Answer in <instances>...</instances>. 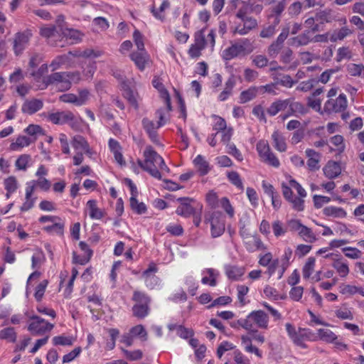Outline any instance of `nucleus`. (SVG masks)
Wrapping results in <instances>:
<instances>
[{
	"label": "nucleus",
	"instance_id": "obj_1",
	"mask_svg": "<svg viewBox=\"0 0 364 364\" xmlns=\"http://www.w3.org/2000/svg\"><path fill=\"white\" fill-rule=\"evenodd\" d=\"M144 160L138 159V165L145 171L148 172L151 176L157 178H161V174L158 169V164L162 158L151 146H146L144 151Z\"/></svg>",
	"mask_w": 364,
	"mask_h": 364
},
{
	"label": "nucleus",
	"instance_id": "obj_2",
	"mask_svg": "<svg viewBox=\"0 0 364 364\" xmlns=\"http://www.w3.org/2000/svg\"><path fill=\"white\" fill-rule=\"evenodd\" d=\"M75 74L70 72L54 73L44 77L43 83L45 87L50 85H54L60 92H64L71 87L72 80H74Z\"/></svg>",
	"mask_w": 364,
	"mask_h": 364
},
{
	"label": "nucleus",
	"instance_id": "obj_3",
	"mask_svg": "<svg viewBox=\"0 0 364 364\" xmlns=\"http://www.w3.org/2000/svg\"><path fill=\"white\" fill-rule=\"evenodd\" d=\"M239 326L247 331H252L254 325L260 328H267L269 317L262 310L252 311L246 318L237 320Z\"/></svg>",
	"mask_w": 364,
	"mask_h": 364
},
{
	"label": "nucleus",
	"instance_id": "obj_4",
	"mask_svg": "<svg viewBox=\"0 0 364 364\" xmlns=\"http://www.w3.org/2000/svg\"><path fill=\"white\" fill-rule=\"evenodd\" d=\"M132 299L136 302L132 308L134 316L140 318L146 316L149 311L150 299L144 293L135 291Z\"/></svg>",
	"mask_w": 364,
	"mask_h": 364
},
{
	"label": "nucleus",
	"instance_id": "obj_5",
	"mask_svg": "<svg viewBox=\"0 0 364 364\" xmlns=\"http://www.w3.org/2000/svg\"><path fill=\"white\" fill-rule=\"evenodd\" d=\"M252 51V48L250 40L244 39L242 43H235L225 48L223 51L222 56L225 60H230L240 55H245L246 53H249Z\"/></svg>",
	"mask_w": 364,
	"mask_h": 364
},
{
	"label": "nucleus",
	"instance_id": "obj_6",
	"mask_svg": "<svg viewBox=\"0 0 364 364\" xmlns=\"http://www.w3.org/2000/svg\"><path fill=\"white\" fill-rule=\"evenodd\" d=\"M205 220L210 223L213 237H218L223 234L225 225L223 215L220 211H213L205 215Z\"/></svg>",
	"mask_w": 364,
	"mask_h": 364
},
{
	"label": "nucleus",
	"instance_id": "obj_7",
	"mask_svg": "<svg viewBox=\"0 0 364 364\" xmlns=\"http://www.w3.org/2000/svg\"><path fill=\"white\" fill-rule=\"evenodd\" d=\"M205 28L195 33L194 43H193L188 53L192 58H198L201 55V51L207 46V41H205Z\"/></svg>",
	"mask_w": 364,
	"mask_h": 364
},
{
	"label": "nucleus",
	"instance_id": "obj_8",
	"mask_svg": "<svg viewBox=\"0 0 364 364\" xmlns=\"http://www.w3.org/2000/svg\"><path fill=\"white\" fill-rule=\"evenodd\" d=\"M257 150L262 161L274 167L279 166V161L274 154L271 151L267 141H259L257 144Z\"/></svg>",
	"mask_w": 364,
	"mask_h": 364
},
{
	"label": "nucleus",
	"instance_id": "obj_9",
	"mask_svg": "<svg viewBox=\"0 0 364 364\" xmlns=\"http://www.w3.org/2000/svg\"><path fill=\"white\" fill-rule=\"evenodd\" d=\"M32 33L29 30L18 32L14 35L13 41V50L16 55L22 53L29 43Z\"/></svg>",
	"mask_w": 364,
	"mask_h": 364
},
{
	"label": "nucleus",
	"instance_id": "obj_10",
	"mask_svg": "<svg viewBox=\"0 0 364 364\" xmlns=\"http://www.w3.org/2000/svg\"><path fill=\"white\" fill-rule=\"evenodd\" d=\"M31 319L33 321L29 324L28 329L34 336L43 335L46 332L50 331L53 328V324L46 322L38 316H33Z\"/></svg>",
	"mask_w": 364,
	"mask_h": 364
},
{
	"label": "nucleus",
	"instance_id": "obj_11",
	"mask_svg": "<svg viewBox=\"0 0 364 364\" xmlns=\"http://www.w3.org/2000/svg\"><path fill=\"white\" fill-rule=\"evenodd\" d=\"M290 26L285 25L282 27V32L276 39L268 47L267 53L272 58H275L281 51L284 41L287 38L289 34Z\"/></svg>",
	"mask_w": 364,
	"mask_h": 364
},
{
	"label": "nucleus",
	"instance_id": "obj_12",
	"mask_svg": "<svg viewBox=\"0 0 364 364\" xmlns=\"http://www.w3.org/2000/svg\"><path fill=\"white\" fill-rule=\"evenodd\" d=\"M347 107V100L345 95H340L336 100L330 99L324 105V110L328 113L339 112Z\"/></svg>",
	"mask_w": 364,
	"mask_h": 364
},
{
	"label": "nucleus",
	"instance_id": "obj_13",
	"mask_svg": "<svg viewBox=\"0 0 364 364\" xmlns=\"http://www.w3.org/2000/svg\"><path fill=\"white\" fill-rule=\"evenodd\" d=\"M141 123L144 129L149 135L151 141L155 144H160L157 134V129L159 128L158 127V124L148 118H144L141 121Z\"/></svg>",
	"mask_w": 364,
	"mask_h": 364
},
{
	"label": "nucleus",
	"instance_id": "obj_14",
	"mask_svg": "<svg viewBox=\"0 0 364 364\" xmlns=\"http://www.w3.org/2000/svg\"><path fill=\"white\" fill-rule=\"evenodd\" d=\"M241 21L243 22V24H239L235 27L234 30L235 33L244 36L257 26V20L251 16H248Z\"/></svg>",
	"mask_w": 364,
	"mask_h": 364
},
{
	"label": "nucleus",
	"instance_id": "obj_15",
	"mask_svg": "<svg viewBox=\"0 0 364 364\" xmlns=\"http://www.w3.org/2000/svg\"><path fill=\"white\" fill-rule=\"evenodd\" d=\"M177 200L181 203L176 210L178 215L188 218L194 214L195 209L191 205L193 199L190 198H178Z\"/></svg>",
	"mask_w": 364,
	"mask_h": 364
},
{
	"label": "nucleus",
	"instance_id": "obj_16",
	"mask_svg": "<svg viewBox=\"0 0 364 364\" xmlns=\"http://www.w3.org/2000/svg\"><path fill=\"white\" fill-rule=\"evenodd\" d=\"M43 107V102L39 99L26 100L23 103L21 112L28 114H33Z\"/></svg>",
	"mask_w": 364,
	"mask_h": 364
},
{
	"label": "nucleus",
	"instance_id": "obj_17",
	"mask_svg": "<svg viewBox=\"0 0 364 364\" xmlns=\"http://www.w3.org/2000/svg\"><path fill=\"white\" fill-rule=\"evenodd\" d=\"M48 119L55 124H63L74 119V114L70 111L58 112L48 115Z\"/></svg>",
	"mask_w": 364,
	"mask_h": 364
},
{
	"label": "nucleus",
	"instance_id": "obj_18",
	"mask_svg": "<svg viewBox=\"0 0 364 364\" xmlns=\"http://www.w3.org/2000/svg\"><path fill=\"white\" fill-rule=\"evenodd\" d=\"M309 43H311V35H310L309 30H306L301 34L289 40V45L294 47L304 46Z\"/></svg>",
	"mask_w": 364,
	"mask_h": 364
},
{
	"label": "nucleus",
	"instance_id": "obj_19",
	"mask_svg": "<svg viewBox=\"0 0 364 364\" xmlns=\"http://www.w3.org/2000/svg\"><path fill=\"white\" fill-rule=\"evenodd\" d=\"M289 105V100H277L273 102L270 106L267 109V113L271 116L274 117L277 115L279 112L284 111Z\"/></svg>",
	"mask_w": 364,
	"mask_h": 364
},
{
	"label": "nucleus",
	"instance_id": "obj_20",
	"mask_svg": "<svg viewBox=\"0 0 364 364\" xmlns=\"http://www.w3.org/2000/svg\"><path fill=\"white\" fill-rule=\"evenodd\" d=\"M130 57L136 67L141 70L145 68L146 63L149 62V55L145 50L133 52Z\"/></svg>",
	"mask_w": 364,
	"mask_h": 364
},
{
	"label": "nucleus",
	"instance_id": "obj_21",
	"mask_svg": "<svg viewBox=\"0 0 364 364\" xmlns=\"http://www.w3.org/2000/svg\"><path fill=\"white\" fill-rule=\"evenodd\" d=\"M306 155L309 158L307 161V166L310 171H316L318 170L320 166L318 165L321 155L311 149H308L306 150Z\"/></svg>",
	"mask_w": 364,
	"mask_h": 364
},
{
	"label": "nucleus",
	"instance_id": "obj_22",
	"mask_svg": "<svg viewBox=\"0 0 364 364\" xmlns=\"http://www.w3.org/2000/svg\"><path fill=\"white\" fill-rule=\"evenodd\" d=\"M353 33V31L352 29L344 26L339 29L334 30L331 34L329 40L333 43H336L338 41H341L344 40L346 37L352 35Z\"/></svg>",
	"mask_w": 364,
	"mask_h": 364
},
{
	"label": "nucleus",
	"instance_id": "obj_23",
	"mask_svg": "<svg viewBox=\"0 0 364 364\" xmlns=\"http://www.w3.org/2000/svg\"><path fill=\"white\" fill-rule=\"evenodd\" d=\"M341 166L336 161H328L323 168L325 176L330 179L336 178L341 174Z\"/></svg>",
	"mask_w": 364,
	"mask_h": 364
},
{
	"label": "nucleus",
	"instance_id": "obj_24",
	"mask_svg": "<svg viewBox=\"0 0 364 364\" xmlns=\"http://www.w3.org/2000/svg\"><path fill=\"white\" fill-rule=\"evenodd\" d=\"M288 100L289 109L294 116L304 115L308 112V108L301 102H296L293 98H288Z\"/></svg>",
	"mask_w": 364,
	"mask_h": 364
},
{
	"label": "nucleus",
	"instance_id": "obj_25",
	"mask_svg": "<svg viewBox=\"0 0 364 364\" xmlns=\"http://www.w3.org/2000/svg\"><path fill=\"white\" fill-rule=\"evenodd\" d=\"M60 36H62V39L60 42L62 41L63 38H65L66 41H70V43H76L79 41L81 40V33L79 31L65 28L63 31L60 33Z\"/></svg>",
	"mask_w": 364,
	"mask_h": 364
},
{
	"label": "nucleus",
	"instance_id": "obj_26",
	"mask_svg": "<svg viewBox=\"0 0 364 364\" xmlns=\"http://www.w3.org/2000/svg\"><path fill=\"white\" fill-rule=\"evenodd\" d=\"M236 81L235 77L233 75L230 76L228 80L226 81L225 85V88L223 92L218 96V99L220 101L226 100L229 96H230L232 93V90L235 85Z\"/></svg>",
	"mask_w": 364,
	"mask_h": 364
},
{
	"label": "nucleus",
	"instance_id": "obj_27",
	"mask_svg": "<svg viewBox=\"0 0 364 364\" xmlns=\"http://www.w3.org/2000/svg\"><path fill=\"white\" fill-rule=\"evenodd\" d=\"M36 140V137L33 139L31 137H28L26 136H19L15 142H13L10 145V148L11 150H18L24 146H29L31 143L34 142Z\"/></svg>",
	"mask_w": 364,
	"mask_h": 364
},
{
	"label": "nucleus",
	"instance_id": "obj_28",
	"mask_svg": "<svg viewBox=\"0 0 364 364\" xmlns=\"http://www.w3.org/2000/svg\"><path fill=\"white\" fill-rule=\"evenodd\" d=\"M340 293L343 295H353L357 293L364 296V289L362 287L342 284L339 286Z\"/></svg>",
	"mask_w": 364,
	"mask_h": 364
},
{
	"label": "nucleus",
	"instance_id": "obj_29",
	"mask_svg": "<svg viewBox=\"0 0 364 364\" xmlns=\"http://www.w3.org/2000/svg\"><path fill=\"white\" fill-rule=\"evenodd\" d=\"M332 267L336 269L341 277H346L350 271L348 264L343 262L341 259H334Z\"/></svg>",
	"mask_w": 364,
	"mask_h": 364
},
{
	"label": "nucleus",
	"instance_id": "obj_30",
	"mask_svg": "<svg viewBox=\"0 0 364 364\" xmlns=\"http://www.w3.org/2000/svg\"><path fill=\"white\" fill-rule=\"evenodd\" d=\"M153 86L156 88L161 95V97L165 100L167 104V107L169 110H171V102H170V96L168 91L164 88L162 83L159 81V79H154L152 81Z\"/></svg>",
	"mask_w": 364,
	"mask_h": 364
},
{
	"label": "nucleus",
	"instance_id": "obj_31",
	"mask_svg": "<svg viewBox=\"0 0 364 364\" xmlns=\"http://www.w3.org/2000/svg\"><path fill=\"white\" fill-rule=\"evenodd\" d=\"M193 163L195 166L197 167L201 176L206 175L208 173L210 170L209 164L205 160L203 156H202L201 155H198L196 158L194 159Z\"/></svg>",
	"mask_w": 364,
	"mask_h": 364
},
{
	"label": "nucleus",
	"instance_id": "obj_32",
	"mask_svg": "<svg viewBox=\"0 0 364 364\" xmlns=\"http://www.w3.org/2000/svg\"><path fill=\"white\" fill-rule=\"evenodd\" d=\"M225 273L230 279L237 280L244 273V269L236 266H227L225 267Z\"/></svg>",
	"mask_w": 364,
	"mask_h": 364
},
{
	"label": "nucleus",
	"instance_id": "obj_33",
	"mask_svg": "<svg viewBox=\"0 0 364 364\" xmlns=\"http://www.w3.org/2000/svg\"><path fill=\"white\" fill-rule=\"evenodd\" d=\"M274 141V146L279 151H284L287 149V144L284 138L278 131H274L272 135Z\"/></svg>",
	"mask_w": 364,
	"mask_h": 364
},
{
	"label": "nucleus",
	"instance_id": "obj_34",
	"mask_svg": "<svg viewBox=\"0 0 364 364\" xmlns=\"http://www.w3.org/2000/svg\"><path fill=\"white\" fill-rule=\"evenodd\" d=\"M17 335L13 327H7L0 331V339L6 340L8 342L15 343Z\"/></svg>",
	"mask_w": 364,
	"mask_h": 364
},
{
	"label": "nucleus",
	"instance_id": "obj_35",
	"mask_svg": "<svg viewBox=\"0 0 364 364\" xmlns=\"http://www.w3.org/2000/svg\"><path fill=\"white\" fill-rule=\"evenodd\" d=\"M323 214L326 216H333L335 218H345L346 211L342 208L329 206L323 210Z\"/></svg>",
	"mask_w": 364,
	"mask_h": 364
},
{
	"label": "nucleus",
	"instance_id": "obj_36",
	"mask_svg": "<svg viewBox=\"0 0 364 364\" xmlns=\"http://www.w3.org/2000/svg\"><path fill=\"white\" fill-rule=\"evenodd\" d=\"M258 88L256 87H251L247 90L242 91L240 95V103H246L255 97L257 95Z\"/></svg>",
	"mask_w": 364,
	"mask_h": 364
},
{
	"label": "nucleus",
	"instance_id": "obj_37",
	"mask_svg": "<svg viewBox=\"0 0 364 364\" xmlns=\"http://www.w3.org/2000/svg\"><path fill=\"white\" fill-rule=\"evenodd\" d=\"M348 73L352 77H360L364 72V65L362 63H350L347 68Z\"/></svg>",
	"mask_w": 364,
	"mask_h": 364
},
{
	"label": "nucleus",
	"instance_id": "obj_38",
	"mask_svg": "<svg viewBox=\"0 0 364 364\" xmlns=\"http://www.w3.org/2000/svg\"><path fill=\"white\" fill-rule=\"evenodd\" d=\"M318 336L321 340L327 343H331L337 338L336 334L328 328L318 329Z\"/></svg>",
	"mask_w": 364,
	"mask_h": 364
},
{
	"label": "nucleus",
	"instance_id": "obj_39",
	"mask_svg": "<svg viewBox=\"0 0 364 364\" xmlns=\"http://www.w3.org/2000/svg\"><path fill=\"white\" fill-rule=\"evenodd\" d=\"M31 157L29 154H22L16 161L15 166L18 170L26 171Z\"/></svg>",
	"mask_w": 364,
	"mask_h": 364
},
{
	"label": "nucleus",
	"instance_id": "obj_40",
	"mask_svg": "<svg viewBox=\"0 0 364 364\" xmlns=\"http://www.w3.org/2000/svg\"><path fill=\"white\" fill-rule=\"evenodd\" d=\"M91 257V252L77 255L76 252H73V263L84 265L87 264Z\"/></svg>",
	"mask_w": 364,
	"mask_h": 364
},
{
	"label": "nucleus",
	"instance_id": "obj_41",
	"mask_svg": "<svg viewBox=\"0 0 364 364\" xmlns=\"http://www.w3.org/2000/svg\"><path fill=\"white\" fill-rule=\"evenodd\" d=\"M299 235L304 238V240L309 242H314L316 240V237L311 229L303 225L299 232Z\"/></svg>",
	"mask_w": 364,
	"mask_h": 364
},
{
	"label": "nucleus",
	"instance_id": "obj_42",
	"mask_svg": "<svg viewBox=\"0 0 364 364\" xmlns=\"http://www.w3.org/2000/svg\"><path fill=\"white\" fill-rule=\"evenodd\" d=\"M40 34L43 37L47 38H55L57 35L60 36V33L58 30H57V27H55V26H50L41 28L40 31Z\"/></svg>",
	"mask_w": 364,
	"mask_h": 364
},
{
	"label": "nucleus",
	"instance_id": "obj_43",
	"mask_svg": "<svg viewBox=\"0 0 364 364\" xmlns=\"http://www.w3.org/2000/svg\"><path fill=\"white\" fill-rule=\"evenodd\" d=\"M131 208L138 214H144L146 211V207L144 203H139L136 198H130Z\"/></svg>",
	"mask_w": 364,
	"mask_h": 364
},
{
	"label": "nucleus",
	"instance_id": "obj_44",
	"mask_svg": "<svg viewBox=\"0 0 364 364\" xmlns=\"http://www.w3.org/2000/svg\"><path fill=\"white\" fill-rule=\"evenodd\" d=\"M352 58V52L348 47H341L337 50L336 61L341 62L343 59H350Z\"/></svg>",
	"mask_w": 364,
	"mask_h": 364
},
{
	"label": "nucleus",
	"instance_id": "obj_45",
	"mask_svg": "<svg viewBox=\"0 0 364 364\" xmlns=\"http://www.w3.org/2000/svg\"><path fill=\"white\" fill-rule=\"evenodd\" d=\"M315 259L314 257H309L307 259L304 268H303V276L304 278H309L314 272L315 266Z\"/></svg>",
	"mask_w": 364,
	"mask_h": 364
},
{
	"label": "nucleus",
	"instance_id": "obj_46",
	"mask_svg": "<svg viewBox=\"0 0 364 364\" xmlns=\"http://www.w3.org/2000/svg\"><path fill=\"white\" fill-rule=\"evenodd\" d=\"M4 186L6 192L14 193L18 188V182L14 176H9L4 180Z\"/></svg>",
	"mask_w": 364,
	"mask_h": 364
},
{
	"label": "nucleus",
	"instance_id": "obj_47",
	"mask_svg": "<svg viewBox=\"0 0 364 364\" xmlns=\"http://www.w3.org/2000/svg\"><path fill=\"white\" fill-rule=\"evenodd\" d=\"M228 178L229 181L235 185L237 188L242 191L244 189L242 180L239 173L236 171H230L228 173Z\"/></svg>",
	"mask_w": 364,
	"mask_h": 364
},
{
	"label": "nucleus",
	"instance_id": "obj_48",
	"mask_svg": "<svg viewBox=\"0 0 364 364\" xmlns=\"http://www.w3.org/2000/svg\"><path fill=\"white\" fill-rule=\"evenodd\" d=\"M124 97L128 100L129 103L135 108L138 107L136 100L134 96L133 92L130 90L126 82H123Z\"/></svg>",
	"mask_w": 364,
	"mask_h": 364
},
{
	"label": "nucleus",
	"instance_id": "obj_49",
	"mask_svg": "<svg viewBox=\"0 0 364 364\" xmlns=\"http://www.w3.org/2000/svg\"><path fill=\"white\" fill-rule=\"evenodd\" d=\"M132 336H139L143 341L147 340V332L142 325H137L130 329Z\"/></svg>",
	"mask_w": 364,
	"mask_h": 364
},
{
	"label": "nucleus",
	"instance_id": "obj_50",
	"mask_svg": "<svg viewBox=\"0 0 364 364\" xmlns=\"http://www.w3.org/2000/svg\"><path fill=\"white\" fill-rule=\"evenodd\" d=\"M25 132L30 135L32 139L36 137L37 134H45L41 127L37 124H30L26 128Z\"/></svg>",
	"mask_w": 364,
	"mask_h": 364
},
{
	"label": "nucleus",
	"instance_id": "obj_51",
	"mask_svg": "<svg viewBox=\"0 0 364 364\" xmlns=\"http://www.w3.org/2000/svg\"><path fill=\"white\" fill-rule=\"evenodd\" d=\"M53 343L55 346H72L73 338L65 336H55Z\"/></svg>",
	"mask_w": 364,
	"mask_h": 364
},
{
	"label": "nucleus",
	"instance_id": "obj_52",
	"mask_svg": "<svg viewBox=\"0 0 364 364\" xmlns=\"http://www.w3.org/2000/svg\"><path fill=\"white\" fill-rule=\"evenodd\" d=\"M48 284V280L44 279L36 287L34 296L38 301L42 299Z\"/></svg>",
	"mask_w": 364,
	"mask_h": 364
},
{
	"label": "nucleus",
	"instance_id": "obj_53",
	"mask_svg": "<svg viewBox=\"0 0 364 364\" xmlns=\"http://www.w3.org/2000/svg\"><path fill=\"white\" fill-rule=\"evenodd\" d=\"M331 13L332 11L331 9L321 11L316 14V20H320L322 22L325 21L326 23H331L333 20Z\"/></svg>",
	"mask_w": 364,
	"mask_h": 364
},
{
	"label": "nucleus",
	"instance_id": "obj_54",
	"mask_svg": "<svg viewBox=\"0 0 364 364\" xmlns=\"http://www.w3.org/2000/svg\"><path fill=\"white\" fill-rule=\"evenodd\" d=\"M207 273L209 274L210 278L207 277H203L201 282L204 284H209L211 287H215L217 284L216 282V276L215 274V270L213 269H208Z\"/></svg>",
	"mask_w": 364,
	"mask_h": 364
},
{
	"label": "nucleus",
	"instance_id": "obj_55",
	"mask_svg": "<svg viewBox=\"0 0 364 364\" xmlns=\"http://www.w3.org/2000/svg\"><path fill=\"white\" fill-rule=\"evenodd\" d=\"M220 205L230 218L234 216L235 211L228 198L226 197L222 198L220 200Z\"/></svg>",
	"mask_w": 364,
	"mask_h": 364
},
{
	"label": "nucleus",
	"instance_id": "obj_56",
	"mask_svg": "<svg viewBox=\"0 0 364 364\" xmlns=\"http://www.w3.org/2000/svg\"><path fill=\"white\" fill-rule=\"evenodd\" d=\"M291 204L293 209L296 211H302L304 208V200L300 197H292V199L288 200Z\"/></svg>",
	"mask_w": 364,
	"mask_h": 364
},
{
	"label": "nucleus",
	"instance_id": "obj_57",
	"mask_svg": "<svg viewBox=\"0 0 364 364\" xmlns=\"http://www.w3.org/2000/svg\"><path fill=\"white\" fill-rule=\"evenodd\" d=\"M64 228V224L61 223L54 222L52 225L46 226L43 230L47 232H56L57 233L62 235Z\"/></svg>",
	"mask_w": 364,
	"mask_h": 364
},
{
	"label": "nucleus",
	"instance_id": "obj_58",
	"mask_svg": "<svg viewBox=\"0 0 364 364\" xmlns=\"http://www.w3.org/2000/svg\"><path fill=\"white\" fill-rule=\"evenodd\" d=\"M92 316H95L97 317V318H99V314L100 311V307L102 306V302L101 299L95 296L92 295Z\"/></svg>",
	"mask_w": 364,
	"mask_h": 364
},
{
	"label": "nucleus",
	"instance_id": "obj_59",
	"mask_svg": "<svg viewBox=\"0 0 364 364\" xmlns=\"http://www.w3.org/2000/svg\"><path fill=\"white\" fill-rule=\"evenodd\" d=\"M206 202L212 208H215L218 205V198L214 191H209L206 195Z\"/></svg>",
	"mask_w": 364,
	"mask_h": 364
},
{
	"label": "nucleus",
	"instance_id": "obj_60",
	"mask_svg": "<svg viewBox=\"0 0 364 364\" xmlns=\"http://www.w3.org/2000/svg\"><path fill=\"white\" fill-rule=\"evenodd\" d=\"M291 340L295 345L303 348H307V345L305 343V340L303 336V331H301V328L299 329L298 333Z\"/></svg>",
	"mask_w": 364,
	"mask_h": 364
},
{
	"label": "nucleus",
	"instance_id": "obj_61",
	"mask_svg": "<svg viewBox=\"0 0 364 364\" xmlns=\"http://www.w3.org/2000/svg\"><path fill=\"white\" fill-rule=\"evenodd\" d=\"M68 60V57L65 55L57 56L50 63V66L53 70L58 69L62 65Z\"/></svg>",
	"mask_w": 364,
	"mask_h": 364
},
{
	"label": "nucleus",
	"instance_id": "obj_62",
	"mask_svg": "<svg viewBox=\"0 0 364 364\" xmlns=\"http://www.w3.org/2000/svg\"><path fill=\"white\" fill-rule=\"evenodd\" d=\"M134 41L138 48V51L144 50V45L143 41V37L141 33L138 30H135L133 33Z\"/></svg>",
	"mask_w": 364,
	"mask_h": 364
},
{
	"label": "nucleus",
	"instance_id": "obj_63",
	"mask_svg": "<svg viewBox=\"0 0 364 364\" xmlns=\"http://www.w3.org/2000/svg\"><path fill=\"white\" fill-rule=\"evenodd\" d=\"M272 230L276 237H279L286 232L285 229L283 227V224L279 220H275L272 223Z\"/></svg>",
	"mask_w": 364,
	"mask_h": 364
},
{
	"label": "nucleus",
	"instance_id": "obj_64",
	"mask_svg": "<svg viewBox=\"0 0 364 364\" xmlns=\"http://www.w3.org/2000/svg\"><path fill=\"white\" fill-rule=\"evenodd\" d=\"M276 30V28H274L272 25H269L267 27L264 28L260 31L259 36L264 38H272L275 34Z\"/></svg>",
	"mask_w": 364,
	"mask_h": 364
}]
</instances>
